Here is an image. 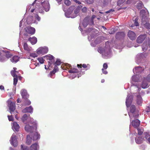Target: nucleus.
I'll return each instance as SVG.
<instances>
[{
	"mask_svg": "<svg viewBox=\"0 0 150 150\" xmlns=\"http://www.w3.org/2000/svg\"><path fill=\"white\" fill-rule=\"evenodd\" d=\"M38 55L37 54L35 53H31L30 54V57H32L33 58H35L37 57Z\"/></svg>",
	"mask_w": 150,
	"mask_h": 150,
	"instance_id": "obj_49",
	"label": "nucleus"
},
{
	"mask_svg": "<svg viewBox=\"0 0 150 150\" xmlns=\"http://www.w3.org/2000/svg\"><path fill=\"white\" fill-rule=\"evenodd\" d=\"M138 0H127V3L128 4H130L131 3H134L138 1Z\"/></svg>",
	"mask_w": 150,
	"mask_h": 150,
	"instance_id": "obj_51",
	"label": "nucleus"
},
{
	"mask_svg": "<svg viewBox=\"0 0 150 150\" xmlns=\"http://www.w3.org/2000/svg\"><path fill=\"white\" fill-rule=\"evenodd\" d=\"M149 42H144L143 43L142 46V50L143 51L145 52L149 49L150 47V42L149 45Z\"/></svg>",
	"mask_w": 150,
	"mask_h": 150,
	"instance_id": "obj_21",
	"label": "nucleus"
},
{
	"mask_svg": "<svg viewBox=\"0 0 150 150\" xmlns=\"http://www.w3.org/2000/svg\"><path fill=\"white\" fill-rule=\"evenodd\" d=\"M71 2L69 0H66L64 1V4L67 6H69Z\"/></svg>",
	"mask_w": 150,
	"mask_h": 150,
	"instance_id": "obj_53",
	"label": "nucleus"
},
{
	"mask_svg": "<svg viewBox=\"0 0 150 150\" xmlns=\"http://www.w3.org/2000/svg\"><path fill=\"white\" fill-rule=\"evenodd\" d=\"M61 63V61L59 59H57L55 62V64L56 65H59Z\"/></svg>",
	"mask_w": 150,
	"mask_h": 150,
	"instance_id": "obj_54",
	"label": "nucleus"
},
{
	"mask_svg": "<svg viewBox=\"0 0 150 150\" xmlns=\"http://www.w3.org/2000/svg\"><path fill=\"white\" fill-rule=\"evenodd\" d=\"M39 146L37 143H35L32 144L30 147V150H38Z\"/></svg>",
	"mask_w": 150,
	"mask_h": 150,
	"instance_id": "obj_28",
	"label": "nucleus"
},
{
	"mask_svg": "<svg viewBox=\"0 0 150 150\" xmlns=\"http://www.w3.org/2000/svg\"><path fill=\"white\" fill-rule=\"evenodd\" d=\"M23 20V19H22V20L21 21H20V25H19V27H21L22 25V23Z\"/></svg>",
	"mask_w": 150,
	"mask_h": 150,
	"instance_id": "obj_61",
	"label": "nucleus"
},
{
	"mask_svg": "<svg viewBox=\"0 0 150 150\" xmlns=\"http://www.w3.org/2000/svg\"><path fill=\"white\" fill-rule=\"evenodd\" d=\"M144 135L145 136V139H148V142L150 143V133H144Z\"/></svg>",
	"mask_w": 150,
	"mask_h": 150,
	"instance_id": "obj_40",
	"label": "nucleus"
},
{
	"mask_svg": "<svg viewBox=\"0 0 150 150\" xmlns=\"http://www.w3.org/2000/svg\"><path fill=\"white\" fill-rule=\"evenodd\" d=\"M146 38L145 35H141L137 38V41L138 43H141Z\"/></svg>",
	"mask_w": 150,
	"mask_h": 150,
	"instance_id": "obj_25",
	"label": "nucleus"
},
{
	"mask_svg": "<svg viewBox=\"0 0 150 150\" xmlns=\"http://www.w3.org/2000/svg\"><path fill=\"white\" fill-rule=\"evenodd\" d=\"M33 17L34 18V19L36 20L37 22L40 21L41 18L37 14H34V17Z\"/></svg>",
	"mask_w": 150,
	"mask_h": 150,
	"instance_id": "obj_43",
	"label": "nucleus"
},
{
	"mask_svg": "<svg viewBox=\"0 0 150 150\" xmlns=\"http://www.w3.org/2000/svg\"><path fill=\"white\" fill-rule=\"evenodd\" d=\"M8 119L9 121H12L13 120V117L12 116L8 115Z\"/></svg>",
	"mask_w": 150,
	"mask_h": 150,
	"instance_id": "obj_57",
	"label": "nucleus"
},
{
	"mask_svg": "<svg viewBox=\"0 0 150 150\" xmlns=\"http://www.w3.org/2000/svg\"><path fill=\"white\" fill-rule=\"evenodd\" d=\"M25 32L24 33L25 35H28V34H33L35 32V29L30 26L26 27L25 29Z\"/></svg>",
	"mask_w": 150,
	"mask_h": 150,
	"instance_id": "obj_13",
	"label": "nucleus"
},
{
	"mask_svg": "<svg viewBox=\"0 0 150 150\" xmlns=\"http://www.w3.org/2000/svg\"><path fill=\"white\" fill-rule=\"evenodd\" d=\"M114 11V10L113 9H110L109 10L106 11L105 12V13H112V12H113Z\"/></svg>",
	"mask_w": 150,
	"mask_h": 150,
	"instance_id": "obj_58",
	"label": "nucleus"
},
{
	"mask_svg": "<svg viewBox=\"0 0 150 150\" xmlns=\"http://www.w3.org/2000/svg\"><path fill=\"white\" fill-rule=\"evenodd\" d=\"M93 38V37L91 36H88V39L90 41Z\"/></svg>",
	"mask_w": 150,
	"mask_h": 150,
	"instance_id": "obj_60",
	"label": "nucleus"
},
{
	"mask_svg": "<svg viewBox=\"0 0 150 150\" xmlns=\"http://www.w3.org/2000/svg\"><path fill=\"white\" fill-rule=\"evenodd\" d=\"M4 56L6 58V60H7V58L8 59L12 56V54L8 52L6 53V52H4Z\"/></svg>",
	"mask_w": 150,
	"mask_h": 150,
	"instance_id": "obj_44",
	"label": "nucleus"
},
{
	"mask_svg": "<svg viewBox=\"0 0 150 150\" xmlns=\"http://www.w3.org/2000/svg\"><path fill=\"white\" fill-rule=\"evenodd\" d=\"M127 35L129 38L131 40H133L136 38V35L135 33L132 31H129Z\"/></svg>",
	"mask_w": 150,
	"mask_h": 150,
	"instance_id": "obj_20",
	"label": "nucleus"
},
{
	"mask_svg": "<svg viewBox=\"0 0 150 150\" xmlns=\"http://www.w3.org/2000/svg\"><path fill=\"white\" fill-rule=\"evenodd\" d=\"M21 93L22 97L24 99L27 98L28 97L29 95L25 90L22 89L21 91Z\"/></svg>",
	"mask_w": 150,
	"mask_h": 150,
	"instance_id": "obj_27",
	"label": "nucleus"
},
{
	"mask_svg": "<svg viewBox=\"0 0 150 150\" xmlns=\"http://www.w3.org/2000/svg\"><path fill=\"white\" fill-rule=\"evenodd\" d=\"M4 51H0V62H3L6 60V58L4 57Z\"/></svg>",
	"mask_w": 150,
	"mask_h": 150,
	"instance_id": "obj_30",
	"label": "nucleus"
},
{
	"mask_svg": "<svg viewBox=\"0 0 150 150\" xmlns=\"http://www.w3.org/2000/svg\"><path fill=\"white\" fill-rule=\"evenodd\" d=\"M110 43L108 42L105 43V46L104 48H99L98 50L99 52L102 54L103 58H108L111 56V52L109 45Z\"/></svg>",
	"mask_w": 150,
	"mask_h": 150,
	"instance_id": "obj_6",
	"label": "nucleus"
},
{
	"mask_svg": "<svg viewBox=\"0 0 150 150\" xmlns=\"http://www.w3.org/2000/svg\"><path fill=\"white\" fill-rule=\"evenodd\" d=\"M76 3L79 4L74 10V6H72L70 7L68 9L67 11L65 12V16L67 18H74L77 16L78 14L79 13L80 10L81 9V11L82 12L85 13L87 12L88 10V8L86 7L83 6V4H82L81 2L77 0H74Z\"/></svg>",
	"mask_w": 150,
	"mask_h": 150,
	"instance_id": "obj_2",
	"label": "nucleus"
},
{
	"mask_svg": "<svg viewBox=\"0 0 150 150\" xmlns=\"http://www.w3.org/2000/svg\"><path fill=\"white\" fill-rule=\"evenodd\" d=\"M108 68V65L106 63H104L103 65V68L102 69V70L103 73L105 74H107L108 72L106 70V69Z\"/></svg>",
	"mask_w": 150,
	"mask_h": 150,
	"instance_id": "obj_41",
	"label": "nucleus"
},
{
	"mask_svg": "<svg viewBox=\"0 0 150 150\" xmlns=\"http://www.w3.org/2000/svg\"><path fill=\"white\" fill-rule=\"evenodd\" d=\"M32 142V138L30 137L29 135H28L27 137V140L26 143L28 145H30Z\"/></svg>",
	"mask_w": 150,
	"mask_h": 150,
	"instance_id": "obj_42",
	"label": "nucleus"
},
{
	"mask_svg": "<svg viewBox=\"0 0 150 150\" xmlns=\"http://www.w3.org/2000/svg\"><path fill=\"white\" fill-rule=\"evenodd\" d=\"M8 106L11 114H15L18 113L16 111H14L15 109V102H12L9 100L8 101Z\"/></svg>",
	"mask_w": 150,
	"mask_h": 150,
	"instance_id": "obj_9",
	"label": "nucleus"
},
{
	"mask_svg": "<svg viewBox=\"0 0 150 150\" xmlns=\"http://www.w3.org/2000/svg\"><path fill=\"white\" fill-rule=\"evenodd\" d=\"M96 18V16L95 15H93L92 16V18H91V22H92L91 24H93V20Z\"/></svg>",
	"mask_w": 150,
	"mask_h": 150,
	"instance_id": "obj_56",
	"label": "nucleus"
},
{
	"mask_svg": "<svg viewBox=\"0 0 150 150\" xmlns=\"http://www.w3.org/2000/svg\"><path fill=\"white\" fill-rule=\"evenodd\" d=\"M133 99V97L132 95L128 94L126 98V104L128 110H129V107L131 104ZM130 111L128 112V114L130 119L131 120L133 117L134 118L137 117L138 114L137 112L135 110V107L134 105H132L130 106L129 108Z\"/></svg>",
	"mask_w": 150,
	"mask_h": 150,
	"instance_id": "obj_3",
	"label": "nucleus"
},
{
	"mask_svg": "<svg viewBox=\"0 0 150 150\" xmlns=\"http://www.w3.org/2000/svg\"><path fill=\"white\" fill-rule=\"evenodd\" d=\"M36 0H35L34 3H33L32 4L27 6L26 8V11L30 10V11L31 12H33L34 11L36 12L38 10L39 12L40 13H43L44 11L43 10V8H42L41 7V6H39L38 5L39 4L38 3L37 4H36V6L35 8H34L33 5L34 4V3L35 1Z\"/></svg>",
	"mask_w": 150,
	"mask_h": 150,
	"instance_id": "obj_7",
	"label": "nucleus"
},
{
	"mask_svg": "<svg viewBox=\"0 0 150 150\" xmlns=\"http://www.w3.org/2000/svg\"><path fill=\"white\" fill-rule=\"evenodd\" d=\"M41 5L44 10L46 12L49 11L50 7L49 2L47 1H45L42 2Z\"/></svg>",
	"mask_w": 150,
	"mask_h": 150,
	"instance_id": "obj_15",
	"label": "nucleus"
},
{
	"mask_svg": "<svg viewBox=\"0 0 150 150\" xmlns=\"http://www.w3.org/2000/svg\"><path fill=\"white\" fill-rule=\"evenodd\" d=\"M45 59H48L49 61H48V68L46 67V66H45V69H47L49 68L50 67H51V65L53 64H54V57L50 54H48L47 55L44 57Z\"/></svg>",
	"mask_w": 150,
	"mask_h": 150,
	"instance_id": "obj_10",
	"label": "nucleus"
},
{
	"mask_svg": "<svg viewBox=\"0 0 150 150\" xmlns=\"http://www.w3.org/2000/svg\"><path fill=\"white\" fill-rule=\"evenodd\" d=\"M58 2V3L59 4H61L60 2L62 1V0H56Z\"/></svg>",
	"mask_w": 150,
	"mask_h": 150,
	"instance_id": "obj_63",
	"label": "nucleus"
},
{
	"mask_svg": "<svg viewBox=\"0 0 150 150\" xmlns=\"http://www.w3.org/2000/svg\"><path fill=\"white\" fill-rule=\"evenodd\" d=\"M149 13L147 10H142L140 11V15L142 17V24L147 29H150V19L148 18Z\"/></svg>",
	"mask_w": 150,
	"mask_h": 150,
	"instance_id": "obj_5",
	"label": "nucleus"
},
{
	"mask_svg": "<svg viewBox=\"0 0 150 150\" xmlns=\"http://www.w3.org/2000/svg\"><path fill=\"white\" fill-rule=\"evenodd\" d=\"M77 66L78 68H81L82 66L83 68H86V70L90 68V66L89 64H87V65L85 64H83L82 65L81 64H77Z\"/></svg>",
	"mask_w": 150,
	"mask_h": 150,
	"instance_id": "obj_35",
	"label": "nucleus"
},
{
	"mask_svg": "<svg viewBox=\"0 0 150 150\" xmlns=\"http://www.w3.org/2000/svg\"><path fill=\"white\" fill-rule=\"evenodd\" d=\"M19 59V57L17 56H13L10 60L13 63H16L18 61Z\"/></svg>",
	"mask_w": 150,
	"mask_h": 150,
	"instance_id": "obj_37",
	"label": "nucleus"
},
{
	"mask_svg": "<svg viewBox=\"0 0 150 150\" xmlns=\"http://www.w3.org/2000/svg\"><path fill=\"white\" fill-rule=\"evenodd\" d=\"M144 69V67H135L133 69V72L134 74H136V75L134 76L137 75L139 76L140 77L142 76L141 75L139 76L137 74L138 73H139L142 71Z\"/></svg>",
	"mask_w": 150,
	"mask_h": 150,
	"instance_id": "obj_17",
	"label": "nucleus"
},
{
	"mask_svg": "<svg viewBox=\"0 0 150 150\" xmlns=\"http://www.w3.org/2000/svg\"><path fill=\"white\" fill-rule=\"evenodd\" d=\"M33 108L31 106L27 107L22 110V112L23 113L30 112L32 113L33 112Z\"/></svg>",
	"mask_w": 150,
	"mask_h": 150,
	"instance_id": "obj_22",
	"label": "nucleus"
},
{
	"mask_svg": "<svg viewBox=\"0 0 150 150\" xmlns=\"http://www.w3.org/2000/svg\"><path fill=\"white\" fill-rule=\"evenodd\" d=\"M126 0H119L117 2L118 6H120L122 5Z\"/></svg>",
	"mask_w": 150,
	"mask_h": 150,
	"instance_id": "obj_47",
	"label": "nucleus"
},
{
	"mask_svg": "<svg viewBox=\"0 0 150 150\" xmlns=\"http://www.w3.org/2000/svg\"><path fill=\"white\" fill-rule=\"evenodd\" d=\"M27 23L28 24H30L32 23L38 24V22L35 20L33 16H29L28 17L26 20Z\"/></svg>",
	"mask_w": 150,
	"mask_h": 150,
	"instance_id": "obj_19",
	"label": "nucleus"
},
{
	"mask_svg": "<svg viewBox=\"0 0 150 150\" xmlns=\"http://www.w3.org/2000/svg\"><path fill=\"white\" fill-rule=\"evenodd\" d=\"M149 82H150V74H149L146 78L144 77L143 79L142 76L140 77L137 75L133 76L131 81V88L132 89L136 88L138 91L140 89V86L144 89L148 88L149 86L148 83Z\"/></svg>",
	"mask_w": 150,
	"mask_h": 150,
	"instance_id": "obj_1",
	"label": "nucleus"
},
{
	"mask_svg": "<svg viewBox=\"0 0 150 150\" xmlns=\"http://www.w3.org/2000/svg\"><path fill=\"white\" fill-rule=\"evenodd\" d=\"M58 71V67L57 65H55L53 71H52L50 73V77L51 78H52V76L54 74Z\"/></svg>",
	"mask_w": 150,
	"mask_h": 150,
	"instance_id": "obj_36",
	"label": "nucleus"
},
{
	"mask_svg": "<svg viewBox=\"0 0 150 150\" xmlns=\"http://www.w3.org/2000/svg\"><path fill=\"white\" fill-rule=\"evenodd\" d=\"M11 144L14 147L17 146L18 142L16 135L13 134L12 135L10 140Z\"/></svg>",
	"mask_w": 150,
	"mask_h": 150,
	"instance_id": "obj_16",
	"label": "nucleus"
},
{
	"mask_svg": "<svg viewBox=\"0 0 150 150\" xmlns=\"http://www.w3.org/2000/svg\"><path fill=\"white\" fill-rule=\"evenodd\" d=\"M88 17L84 19L82 22V25L84 28H85L87 26L88 24Z\"/></svg>",
	"mask_w": 150,
	"mask_h": 150,
	"instance_id": "obj_34",
	"label": "nucleus"
},
{
	"mask_svg": "<svg viewBox=\"0 0 150 150\" xmlns=\"http://www.w3.org/2000/svg\"><path fill=\"white\" fill-rule=\"evenodd\" d=\"M24 49L28 52L32 51V48L31 47H29L26 43L25 42L23 45Z\"/></svg>",
	"mask_w": 150,
	"mask_h": 150,
	"instance_id": "obj_33",
	"label": "nucleus"
},
{
	"mask_svg": "<svg viewBox=\"0 0 150 150\" xmlns=\"http://www.w3.org/2000/svg\"><path fill=\"white\" fill-rule=\"evenodd\" d=\"M149 107H147L146 108V111L147 112H149Z\"/></svg>",
	"mask_w": 150,
	"mask_h": 150,
	"instance_id": "obj_64",
	"label": "nucleus"
},
{
	"mask_svg": "<svg viewBox=\"0 0 150 150\" xmlns=\"http://www.w3.org/2000/svg\"><path fill=\"white\" fill-rule=\"evenodd\" d=\"M61 68L63 69H69V72L70 74L69 78L71 79H73L77 76L79 78L81 75L83 74L84 72L82 71L79 72L78 70L76 69L72 68L71 65L68 63H65L64 66V68L62 66H61Z\"/></svg>",
	"mask_w": 150,
	"mask_h": 150,
	"instance_id": "obj_4",
	"label": "nucleus"
},
{
	"mask_svg": "<svg viewBox=\"0 0 150 150\" xmlns=\"http://www.w3.org/2000/svg\"><path fill=\"white\" fill-rule=\"evenodd\" d=\"M148 55V53H139L136 56V60L139 62L141 59L146 57Z\"/></svg>",
	"mask_w": 150,
	"mask_h": 150,
	"instance_id": "obj_14",
	"label": "nucleus"
},
{
	"mask_svg": "<svg viewBox=\"0 0 150 150\" xmlns=\"http://www.w3.org/2000/svg\"><path fill=\"white\" fill-rule=\"evenodd\" d=\"M21 149L22 150H28L27 147L24 146L23 145H21Z\"/></svg>",
	"mask_w": 150,
	"mask_h": 150,
	"instance_id": "obj_52",
	"label": "nucleus"
},
{
	"mask_svg": "<svg viewBox=\"0 0 150 150\" xmlns=\"http://www.w3.org/2000/svg\"><path fill=\"white\" fill-rule=\"evenodd\" d=\"M23 122L25 124L29 122L31 124H34V125H36L37 122L34 120V119L30 117L29 115H27V114H24L22 118Z\"/></svg>",
	"mask_w": 150,
	"mask_h": 150,
	"instance_id": "obj_8",
	"label": "nucleus"
},
{
	"mask_svg": "<svg viewBox=\"0 0 150 150\" xmlns=\"http://www.w3.org/2000/svg\"><path fill=\"white\" fill-rule=\"evenodd\" d=\"M140 121L138 119L133 120L132 122V125L135 128L137 127L140 125Z\"/></svg>",
	"mask_w": 150,
	"mask_h": 150,
	"instance_id": "obj_23",
	"label": "nucleus"
},
{
	"mask_svg": "<svg viewBox=\"0 0 150 150\" xmlns=\"http://www.w3.org/2000/svg\"><path fill=\"white\" fill-rule=\"evenodd\" d=\"M4 87L3 86L1 85L0 86V89L1 90H4Z\"/></svg>",
	"mask_w": 150,
	"mask_h": 150,
	"instance_id": "obj_62",
	"label": "nucleus"
},
{
	"mask_svg": "<svg viewBox=\"0 0 150 150\" xmlns=\"http://www.w3.org/2000/svg\"><path fill=\"white\" fill-rule=\"evenodd\" d=\"M33 125L34 126V127L33 128L31 126L29 125H26L25 126V130L27 132H31L33 129H34L36 130L37 128V124L36 125H34V124H33Z\"/></svg>",
	"mask_w": 150,
	"mask_h": 150,
	"instance_id": "obj_18",
	"label": "nucleus"
},
{
	"mask_svg": "<svg viewBox=\"0 0 150 150\" xmlns=\"http://www.w3.org/2000/svg\"><path fill=\"white\" fill-rule=\"evenodd\" d=\"M33 140H36L39 139L40 137V134L37 132H35L34 134H33Z\"/></svg>",
	"mask_w": 150,
	"mask_h": 150,
	"instance_id": "obj_29",
	"label": "nucleus"
},
{
	"mask_svg": "<svg viewBox=\"0 0 150 150\" xmlns=\"http://www.w3.org/2000/svg\"><path fill=\"white\" fill-rule=\"evenodd\" d=\"M12 128L13 130L17 131L19 130V126L17 122H14L12 124Z\"/></svg>",
	"mask_w": 150,
	"mask_h": 150,
	"instance_id": "obj_24",
	"label": "nucleus"
},
{
	"mask_svg": "<svg viewBox=\"0 0 150 150\" xmlns=\"http://www.w3.org/2000/svg\"><path fill=\"white\" fill-rule=\"evenodd\" d=\"M146 139L145 138L141 137L140 136L137 137L135 138V141L137 143L140 144L144 140Z\"/></svg>",
	"mask_w": 150,
	"mask_h": 150,
	"instance_id": "obj_26",
	"label": "nucleus"
},
{
	"mask_svg": "<svg viewBox=\"0 0 150 150\" xmlns=\"http://www.w3.org/2000/svg\"><path fill=\"white\" fill-rule=\"evenodd\" d=\"M101 42V38H98L94 42H92L91 43V45L92 46H95L96 45L100 43Z\"/></svg>",
	"mask_w": 150,
	"mask_h": 150,
	"instance_id": "obj_31",
	"label": "nucleus"
},
{
	"mask_svg": "<svg viewBox=\"0 0 150 150\" xmlns=\"http://www.w3.org/2000/svg\"><path fill=\"white\" fill-rule=\"evenodd\" d=\"M137 104L139 105H141L142 102V99L140 95H138L137 96Z\"/></svg>",
	"mask_w": 150,
	"mask_h": 150,
	"instance_id": "obj_39",
	"label": "nucleus"
},
{
	"mask_svg": "<svg viewBox=\"0 0 150 150\" xmlns=\"http://www.w3.org/2000/svg\"><path fill=\"white\" fill-rule=\"evenodd\" d=\"M24 103L25 105H29L30 104L31 102L30 100H26L24 101Z\"/></svg>",
	"mask_w": 150,
	"mask_h": 150,
	"instance_id": "obj_50",
	"label": "nucleus"
},
{
	"mask_svg": "<svg viewBox=\"0 0 150 150\" xmlns=\"http://www.w3.org/2000/svg\"><path fill=\"white\" fill-rule=\"evenodd\" d=\"M16 68H14L13 70H12L11 71L12 76L14 77L13 85L15 86L18 82L17 76L19 75L18 72L16 71Z\"/></svg>",
	"mask_w": 150,
	"mask_h": 150,
	"instance_id": "obj_11",
	"label": "nucleus"
},
{
	"mask_svg": "<svg viewBox=\"0 0 150 150\" xmlns=\"http://www.w3.org/2000/svg\"><path fill=\"white\" fill-rule=\"evenodd\" d=\"M86 1L88 4H91L93 2V0H86Z\"/></svg>",
	"mask_w": 150,
	"mask_h": 150,
	"instance_id": "obj_55",
	"label": "nucleus"
},
{
	"mask_svg": "<svg viewBox=\"0 0 150 150\" xmlns=\"http://www.w3.org/2000/svg\"><path fill=\"white\" fill-rule=\"evenodd\" d=\"M137 130L138 131V134L139 135H141L143 133L144 131V130L142 128H138L137 129Z\"/></svg>",
	"mask_w": 150,
	"mask_h": 150,
	"instance_id": "obj_46",
	"label": "nucleus"
},
{
	"mask_svg": "<svg viewBox=\"0 0 150 150\" xmlns=\"http://www.w3.org/2000/svg\"><path fill=\"white\" fill-rule=\"evenodd\" d=\"M37 59L40 64L43 63L44 59L42 57H38L37 58Z\"/></svg>",
	"mask_w": 150,
	"mask_h": 150,
	"instance_id": "obj_48",
	"label": "nucleus"
},
{
	"mask_svg": "<svg viewBox=\"0 0 150 150\" xmlns=\"http://www.w3.org/2000/svg\"><path fill=\"white\" fill-rule=\"evenodd\" d=\"M133 21L134 22V24H129V26L133 27L134 26V25L135 26H137L139 25V24L138 22V18H136L134 20H133Z\"/></svg>",
	"mask_w": 150,
	"mask_h": 150,
	"instance_id": "obj_38",
	"label": "nucleus"
},
{
	"mask_svg": "<svg viewBox=\"0 0 150 150\" xmlns=\"http://www.w3.org/2000/svg\"><path fill=\"white\" fill-rule=\"evenodd\" d=\"M28 40L33 45H34L37 42V39L35 37L32 38H30L28 39Z\"/></svg>",
	"mask_w": 150,
	"mask_h": 150,
	"instance_id": "obj_32",
	"label": "nucleus"
},
{
	"mask_svg": "<svg viewBox=\"0 0 150 150\" xmlns=\"http://www.w3.org/2000/svg\"><path fill=\"white\" fill-rule=\"evenodd\" d=\"M118 35H122L123 36H125V34L124 33L122 32L118 33V34H117V36Z\"/></svg>",
	"mask_w": 150,
	"mask_h": 150,
	"instance_id": "obj_59",
	"label": "nucleus"
},
{
	"mask_svg": "<svg viewBox=\"0 0 150 150\" xmlns=\"http://www.w3.org/2000/svg\"><path fill=\"white\" fill-rule=\"evenodd\" d=\"M48 51V47H44L38 48L36 50V52L39 55H43L47 53Z\"/></svg>",
	"mask_w": 150,
	"mask_h": 150,
	"instance_id": "obj_12",
	"label": "nucleus"
},
{
	"mask_svg": "<svg viewBox=\"0 0 150 150\" xmlns=\"http://www.w3.org/2000/svg\"><path fill=\"white\" fill-rule=\"evenodd\" d=\"M143 6V5L142 2L141 1H139L137 3V7L138 9H141L142 7Z\"/></svg>",
	"mask_w": 150,
	"mask_h": 150,
	"instance_id": "obj_45",
	"label": "nucleus"
}]
</instances>
